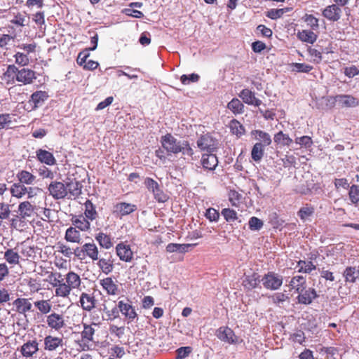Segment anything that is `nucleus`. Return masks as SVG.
<instances>
[{"label":"nucleus","mask_w":359,"mask_h":359,"mask_svg":"<svg viewBox=\"0 0 359 359\" xmlns=\"http://www.w3.org/2000/svg\"><path fill=\"white\" fill-rule=\"evenodd\" d=\"M27 191V187L21 183L15 182L10 188V192L13 197L17 198H22Z\"/></svg>","instance_id":"47"},{"label":"nucleus","mask_w":359,"mask_h":359,"mask_svg":"<svg viewBox=\"0 0 359 359\" xmlns=\"http://www.w3.org/2000/svg\"><path fill=\"white\" fill-rule=\"evenodd\" d=\"M339 104L341 107L350 108L359 105V100L351 95H338Z\"/></svg>","instance_id":"27"},{"label":"nucleus","mask_w":359,"mask_h":359,"mask_svg":"<svg viewBox=\"0 0 359 359\" xmlns=\"http://www.w3.org/2000/svg\"><path fill=\"white\" fill-rule=\"evenodd\" d=\"M302 19L311 30L316 31L319 29V20L313 15L306 13L304 15Z\"/></svg>","instance_id":"51"},{"label":"nucleus","mask_w":359,"mask_h":359,"mask_svg":"<svg viewBox=\"0 0 359 359\" xmlns=\"http://www.w3.org/2000/svg\"><path fill=\"white\" fill-rule=\"evenodd\" d=\"M144 184L146 188L153 194L156 201L165 203L168 200V196L161 189L159 184L151 177H146Z\"/></svg>","instance_id":"3"},{"label":"nucleus","mask_w":359,"mask_h":359,"mask_svg":"<svg viewBox=\"0 0 359 359\" xmlns=\"http://www.w3.org/2000/svg\"><path fill=\"white\" fill-rule=\"evenodd\" d=\"M104 313L107 316V320L112 321L118 318H119V309H118V302L116 305H115L113 308L109 309L105 304H103L102 309Z\"/></svg>","instance_id":"50"},{"label":"nucleus","mask_w":359,"mask_h":359,"mask_svg":"<svg viewBox=\"0 0 359 359\" xmlns=\"http://www.w3.org/2000/svg\"><path fill=\"white\" fill-rule=\"evenodd\" d=\"M196 244H178V243H169L166 246V251L168 252H180L184 253L189 251V248L195 246Z\"/></svg>","instance_id":"45"},{"label":"nucleus","mask_w":359,"mask_h":359,"mask_svg":"<svg viewBox=\"0 0 359 359\" xmlns=\"http://www.w3.org/2000/svg\"><path fill=\"white\" fill-rule=\"evenodd\" d=\"M199 79V75L195 73L191 74L189 75L183 74L180 77V81L183 85H189L191 83L198 82Z\"/></svg>","instance_id":"60"},{"label":"nucleus","mask_w":359,"mask_h":359,"mask_svg":"<svg viewBox=\"0 0 359 359\" xmlns=\"http://www.w3.org/2000/svg\"><path fill=\"white\" fill-rule=\"evenodd\" d=\"M262 281L266 289L276 290L279 289L282 285L283 278L281 276L270 271L264 276Z\"/></svg>","instance_id":"5"},{"label":"nucleus","mask_w":359,"mask_h":359,"mask_svg":"<svg viewBox=\"0 0 359 359\" xmlns=\"http://www.w3.org/2000/svg\"><path fill=\"white\" fill-rule=\"evenodd\" d=\"M273 140L277 145L282 147H289L292 143V138H290L287 134H285L283 131H279L275 134Z\"/></svg>","instance_id":"41"},{"label":"nucleus","mask_w":359,"mask_h":359,"mask_svg":"<svg viewBox=\"0 0 359 359\" xmlns=\"http://www.w3.org/2000/svg\"><path fill=\"white\" fill-rule=\"evenodd\" d=\"M47 326L55 331L59 332L66 327L65 317L62 314L53 312L46 316Z\"/></svg>","instance_id":"6"},{"label":"nucleus","mask_w":359,"mask_h":359,"mask_svg":"<svg viewBox=\"0 0 359 359\" xmlns=\"http://www.w3.org/2000/svg\"><path fill=\"white\" fill-rule=\"evenodd\" d=\"M64 339L62 337L46 335L43 339V349L46 351L54 352L62 348Z\"/></svg>","instance_id":"9"},{"label":"nucleus","mask_w":359,"mask_h":359,"mask_svg":"<svg viewBox=\"0 0 359 359\" xmlns=\"http://www.w3.org/2000/svg\"><path fill=\"white\" fill-rule=\"evenodd\" d=\"M65 239L67 242L79 243L81 241V233L75 227H69L65 232Z\"/></svg>","instance_id":"39"},{"label":"nucleus","mask_w":359,"mask_h":359,"mask_svg":"<svg viewBox=\"0 0 359 359\" xmlns=\"http://www.w3.org/2000/svg\"><path fill=\"white\" fill-rule=\"evenodd\" d=\"M343 277L346 283H355L359 278V269L355 266H348L343 272Z\"/></svg>","instance_id":"29"},{"label":"nucleus","mask_w":359,"mask_h":359,"mask_svg":"<svg viewBox=\"0 0 359 359\" xmlns=\"http://www.w3.org/2000/svg\"><path fill=\"white\" fill-rule=\"evenodd\" d=\"M50 196L54 199H63L67 196L66 184L59 181H52L48 187Z\"/></svg>","instance_id":"7"},{"label":"nucleus","mask_w":359,"mask_h":359,"mask_svg":"<svg viewBox=\"0 0 359 359\" xmlns=\"http://www.w3.org/2000/svg\"><path fill=\"white\" fill-rule=\"evenodd\" d=\"M297 36L300 41L311 44L315 43L318 39V35L315 34L311 29H304L299 31Z\"/></svg>","instance_id":"35"},{"label":"nucleus","mask_w":359,"mask_h":359,"mask_svg":"<svg viewBox=\"0 0 359 359\" xmlns=\"http://www.w3.org/2000/svg\"><path fill=\"white\" fill-rule=\"evenodd\" d=\"M161 143L168 153L176 154L181 152L189 156L194 154L193 149L187 141H179L170 133L162 136Z\"/></svg>","instance_id":"2"},{"label":"nucleus","mask_w":359,"mask_h":359,"mask_svg":"<svg viewBox=\"0 0 359 359\" xmlns=\"http://www.w3.org/2000/svg\"><path fill=\"white\" fill-rule=\"evenodd\" d=\"M51 285L55 290V295L57 297L67 298L73 290H80L82 281L80 276L73 271H68L63 277L60 272H51L48 276Z\"/></svg>","instance_id":"1"},{"label":"nucleus","mask_w":359,"mask_h":359,"mask_svg":"<svg viewBox=\"0 0 359 359\" xmlns=\"http://www.w3.org/2000/svg\"><path fill=\"white\" fill-rule=\"evenodd\" d=\"M67 194H69L72 196L77 198L81 194L82 185L76 180H70L66 184Z\"/></svg>","instance_id":"36"},{"label":"nucleus","mask_w":359,"mask_h":359,"mask_svg":"<svg viewBox=\"0 0 359 359\" xmlns=\"http://www.w3.org/2000/svg\"><path fill=\"white\" fill-rule=\"evenodd\" d=\"M229 201L231 203L232 206L238 207L241 200L242 198V195L239 194L237 191L231 189L228 193Z\"/></svg>","instance_id":"55"},{"label":"nucleus","mask_w":359,"mask_h":359,"mask_svg":"<svg viewBox=\"0 0 359 359\" xmlns=\"http://www.w3.org/2000/svg\"><path fill=\"white\" fill-rule=\"evenodd\" d=\"M56 248L57 251L62 255H63L65 257L67 258H70L72 255H73V250L72 249L67 245H66L64 243L58 242L56 244Z\"/></svg>","instance_id":"56"},{"label":"nucleus","mask_w":359,"mask_h":359,"mask_svg":"<svg viewBox=\"0 0 359 359\" xmlns=\"http://www.w3.org/2000/svg\"><path fill=\"white\" fill-rule=\"evenodd\" d=\"M290 286L294 289L296 292H302V290L306 287V278L302 276H296L292 278L290 282Z\"/></svg>","instance_id":"38"},{"label":"nucleus","mask_w":359,"mask_h":359,"mask_svg":"<svg viewBox=\"0 0 359 359\" xmlns=\"http://www.w3.org/2000/svg\"><path fill=\"white\" fill-rule=\"evenodd\" d=\"M290 8H273L267 12L266 16L271 20H277L281 18L285 13L291 11Z\"/></svg>","instance_id":"53"},{"label":"nucleus","mask_w":359,"mask_h":359,"mask_svg":"<svg viewBox=\"0 0 359 359\" xmlns=\"http://www.w3.org/2000/svg\"><path fill=\"white\" fill-rule=\"evenodd\" d=\"M83 251L84 252L85 257H88L93 262L98 259L99 249L93 241L84 243L83 245Z\"/></svg>","instance_id":"24"},{"label":"nucleus","mask_w":359,"mask_h":359,"mask_svg":"<svg viewBox=\"0 0 359 359\" xmlns=\"http://www.w3.org/2000/svg\"><path fill=\"white\" fill-rule=\"evenodd\" d=\"M297 300L299 304H310L313 300L318 297V294L314 288L309 287L304 288L302 292H298Z\"/></svg>","instance_id":"19"},{"label":"nucleus","mask_w":359,"mask_h":359,"mask_svg":"<svg viewBox=\"0 0 359 359\" xmlns=\"http://www.w3.org/2000/svg\"><path fill=\"white\" fill-rule=\"evenodd\" d=\"M98 323H92L90 325L86 323L83 324V330H82L81 335V340L84 343V345L82 347V350L86 351L89 349V346L86 344V343L93 341V336L95 332L93 326H98Z\"/></svg>","instance_id":"14"},{"label":"nucleus","mask_w":359,"mask_h":359,"mask_svg":"<svg viewBox=\"0 0 359 359\" xmlns=\"http://www.w3.org/2000/svg\"><path fill=\"white\" fill-rule=\"evenodd\" d=\"M95 239L101 248L109 250L114 245L113 238L111 235L100 231L95 234Z\"/></svg>","instance_id":"23"},{"label":"nucleus","mask_w":359,"mask_h":359,"mask_svg":"<svg viewBox=\"0 0 359 359\" xmlns=\"http://www.w3.org/2000/svg\"><path fill=\"white\" fill-rule=\"evenodd\" d=\"M15 62L20 66H27L29 63V58L25 53L21 52H17L14 55Z\"/></svg>","instance_id":"61"},{"label":"nucleus","mask_w":359,"mask_h":359,"mask_svg":"<svg viewBox=\"0 0 359 359\" xmlns=\"http://www.w3.org/2000/svg\"><path fill=\"white\" fill-rule=\"evenodd\" d=\"M35 212V205L29 201H25L18 205V213L21 217H31Z\"/></svg>","instance_id":"28"},{"label":"nucleus","mask_w":359,"mask_h":359,"mask_svg":"<svg viewBox=\"0 0 359 359\" xmlns=\"http://www.w3.org/2000/svg\"><path fill=\"white\" fill-rule=\"evenodd\" d=\"M221 214L228 222H234L238 219L237 212L231 208H224Z\"/></svg>","instance_id":"59"},{"label":"nucleus","mask_w":359,"mask_h":359,"mask_svg":"<svg viewBox=\"0 0 359 359\" xmlns=\"http://www.w3.org/2000/svg\"><path fill=\"white\" fill-rule=\"evenodd\" d=\"M26 218L21 217V215H15L10 220V225L11 228L15 229L17 230H22L26 226V222L25 219Z\"/></svg>","instance_id":"54"},{"label":"nucleus","mask_w":359,"mask_h":359,"mask_svg":"<svg viewBox=\"0 0 359 359\" xmlns=\"http://www.w3.org/2000/svg\"><path fill=\"white\" fill-rule=\"evenodd\" d=\"M229 127L231 133L237 137H241L245 133L244 126L236 119H232L229 123Z\"/></svg>","instance_id":"43"},{"label":"nucleus","mask_w":359,"mask_h":359,"mask_svg":"<svg viewBox=\"0 0 359 359\" xmlns=\"http://www.w3.org/2000/svg\"><path fill=\"white\" fill-rule=\"evenodd\" d=\"M295 143L304 147L305 148H309L313 144V140L311 137L305 135L295 139Z\"/></svg>","instance_id":"63"},{"label":"nucleus","mask_w":359,"mask_h":359,"mask_svg":"<svg viewBox=\"0 0 359 359\" xmlns=\"http://www.w3.org/2000/svg\"><path fill=\"white\" fill-rule=\"evenodd\" d=\"M349 199L353 204H358L359 202V186L353 184L350 187L348 191Z\"/></svg>","instance_id":"58"},{"label":"nucleus","mask_w":359,"mask_h":359,"mask_svg":"<svg viewBox=\"0 0 359 359\" xmlns=\"http://www.w3.org/2000/svg\"><path fill=\"white\" fill-rule=\"evenodd\" d=\"M292 70L297 72L309 73L313 69V67L311 65L305 63H292Z\"/></svg>","instance_id":"62"},{"label":"nucleus","mask_w":359,"mask_h":359,"mask_svg":"<svg viewBox=\"0 0 359 359\" xmlns=\"http://www.w3.org/2000/svg\"><path fill=\"white\" fill-rule=\"evenodd\" d=\"M201 161L203 168L208 170H214L218 165L217 157L212 153L203 154Z\"/></svg>","instance_id":"21"},{"label":"nucleus","mask_w":359,"mask_h":359,"mask_svg":"<svg viewBox=\"0 0 359 359\" xmlns=\"http://www.w3.org/2000/svg\"><path fill=\"white\" fill-rule=\"evenodd\" d=\"M85 210L84 215L85 217L90 219V221L95 220L97 217V212L96 210L95 205L92 203V201L88 199L85 203Z\"/></svg>","instance_id":"44"},{"label":"nucleus","mask_w":359,"mask_h":359,"mask_svg":"<svg viewBox=\"0 0 359 359\" xmlns=\"http://www.w3.org/2000/svg\"><path fill=\"white\" fill-rule=\"evenodd\" d=\"M13 305L16 307V310L20 313H25L30 311L32 308V305L26 298H17L13 302Z\"/></svg>","instance_id":"33"},{"label":"nucleus","mask_w":359,"mask_h":359,"mask_svg":"<svg viewBox=\"0 0 359 359\" xmlns=\"http://www.w3.org/2000/svg\"><path fill=\"white\" fill-rule=\"evenodd\" d=\"M216 336L221 341L229 344H234L238 342V337L234 332L227 326L220 327L217 329Z\"/></svg>","instance_id":"12"},{"label":"nucleus","mask_w":359,"mask_h":359,"mask_svg":"<svg viewBox=\"0 0 359 359\" xmlns=\"http://www.w3.org/2000/svg\"><path fill=\"white\" fill-rule=\"evenodd\" d=\"M90 219L82 215L74 216L72 218V224L81 231H88L90 229Z\"/></svg>","instance_id":"25"},{"label":"nucleus","mask_w":359,"mask_h":359,"mask_svg":"<svg viewBox=\"0 0 359 359\" xmlns=\"http://www.w3.org/2000/svg\"><path fill=\"white\" fill-rule=\"evenodd\" d=\"M118 302L119 311L128 320V323L133 322L137 317V313L131 302L127 299V302L123 300H120Z\"/></svg>","instance_id":"11"},{"label":"nucleus","mask_w":359,"mask_h":359,"mask_svg":"<svg viewBox=\"0 0 359 359\" xmlns=\"http://www.w3.org/2000/svg\"><path fill=\"white\" fill-rule=\"evenodd\" d=\"M115 252L119 259L124 262H130L133 259L134 253L131 247L126 242H120L115 247Z\"/></svg>","instance_id":"8"},{"label":"nucleus","mask_w":359,"mask_h":359,"mask_svg":"<svg viewBox=\"0 0 359 359\" xmlns=\"http://www.w3.org/2000/svg\"><path fill=\"white\" fill-rule=\"evenodd\" d=\"M48 95L46 91L39 90L34 92L30 97L29 102H32L34 108L41 106L48 99Z\"/></svg>","instance_id":"37"},{"label":"nucleus","mask_w":359,"mask_h":359,"mask_svg":"<svg viewBox=\"0 0 359 359\" xmlns=\"http://www.w3.org/2000/svg\"><path fill=\"white\" fill-rule=\"evenodd\" d=\"M104 255L105 257H98L97 265L103 273L109 275L114 271V260L110 253H105Z\"/></svg>","instance_id":"13"},{"label":"nucleus","mask_w":359,"mask_h":359,"mask_svg":"<svg viewBox=\"0 0 359 359\" xmlns=\"http://www.w3.org/2000/svg\"><path fill=\"white\" fill-rule=\"evenodd\" d=\"M297 266L299 268L298 272L310 273L316 269V266L311 261L299 260L297 262Z\"/></svg>","instance_id":"49"},{"label":"nucleus","mask_w":359,"mask_h":359,"mask_svg":"<svg viewBox=\"0 0 359 359\" xmlns=\"http://www.w3.org/2000/svg\"><path fill=\"white\" fill-rule=\"evenodd\" d=\"M227 108L235 115L244 112L245 106L238 98H233L228 104Z\"/></svg>","instance_id":"46"},{"label":"nucleus","mask_w":359,"mask_h":359,"mask_svg":"<svg viewBox=\"0 0 359 359\" xmlns=\"http://www.w3.org/2000/svg\"><path fill=\"white\" fill-rule=\"evenodd\" d=\"M34 306L43 315L48 314L52 310V304L50 300L41 299L34 302Z\"/></svg>","instance_id":"48"},{"label":"nucleus","mask_w":359,"mask_h":359,"mask_svg":"<svg viewBox=\"0 0 359 359\" xmlns=\"http://www.w3.org/2000/svg\"><path fill=\"white\" fill-rule=\"evenodd\" d=\"M18 67L14 65L8 66L6 71L4 73L2 79L6 84H13L15 81H17Z\"/></svg>","instance_id":"32"},{"label":"nucleus","mask_w":359,"mask_h":359,"mask_svg":"<svg viewBox=\"0 0 359 359\" xmlns=\"http://www.w3.org/2000/svg\"><path fill=\"white\" fill-rule=\"evenodd\" d=\"M36 78V73L30 69H18L17 81L22 83L24 85L32 84Z\"/></svg>","instance_id":"18"},{"label":"nucleus","mask_w":359,"mask_h":359,"mask_svg":"<svg viewBox=\"0 0 359 359\" xmlns=\"http://www.w3.org/2000/svg\"><path fill=\"white\" fill-rule=\"evenodd\" d=\"M37 159L42 163L48 165L56 164V160L52 153L48 151L39 149L36 151Z\"/></svg>","instance_id":"26"},{"label":"nucleus","mask_w":359,"mask_h":359,"mask_svg":"<svg viewBox=\"0 0 359 359\" xmlns=\"http://www.w3.org/2000/svg\"><path fill=\"white\" fill-rule=\"evenodd\" d=\"M249 228L252 230V231H255V230H259L262 228L263 226V222L256 217H252L250 220H249Z\"/></svg>","instance_id":"64"},{"label":"nucleus","mask_w":359,"mask_h":359,"mask_svg":"<svg viewBox=\"0 0 359 359\" xmlns=\"http://www.w3.org/2000/svg\"><path fill=\"white\" fill-rule=\"evenodd\" d=\"M238 96L248 105L259 107L262 103V100L255 96V93L248 88L243 89Z\"/></svg>","instance_id":"16"},{"label":"nucleus","mask_w":359,"mask_h":359,"mask_svg":"<svg viewBox=\"0 0 359 359\" xmlns=\"http://www.w3.org/2000/svg\"><path fill=\"white\" fill-rule=\"evenodd\" d=\"M16 177L18 180V183H21L25 185L33 184L36 180V176L27 170H20L16 174Z\"/></svg>","instance_id":"30"},{"label":"nucleus","mask_w":359,"mask_h":359,"mask_svg":"<svg viewBox=\"0 0 359 359\" xmlns=\"http://www.w3.org/2000/svg\"><path fill=\"white\" fill-rule=\"evenodd\" d=\"M255 140L259 141L263 146L267 147L271 144V138L269 133L261 130H254L251 132Z\"/></svg>","instance_id":"34"},{"label":"nucleus","mask_w":359,"mask_h":359,"mask_svg":"<svg viewBox=\"0 0 359 359\" xmlns=\"http://www.w3.org/2000/svg\"><path fill=\"white\" fill-rule=\"evenodd\" d=\"M314 212V207L312 206L311 205L306 204L305 206L299 209V210L297 212V215L302 220L304 221L309 217L312 216Z\"/></svg>","instance_id":"52"},{"label":"nucleus","mask_w":359,"mask_h":359,"mask_svg":"<svg viewBox=\"0 0 359 359\" xmlns=\"http://www.w3.org/2000/svg\"><path fill=\"white\" fill-rule=\"evenodd\" d=\"M39 343L36 339L29 340L25 343L20 348L22 355L25 358H31L39 351Z\"/></svg>","instance_id":"20"},{"label":"nucleus","mask_w":359,"mask_h":359,"mask_svg":"<svg viewBox=\"0 0 359 359\" xmlns=\"http://www.w3.org/2000/svg\"><path fill=\"white\" fill-rule=\"evenodd\" d=\"M81 308L87 311H90L95 307L96 299L91 294L82 292L79 299Z\"/></svg>","instance_id":"22"},{"label":"nucleus","mask_w":359,"mask_h":359,"mask_svg":"<svg viewBox=\"0 0 359 359\" xmlns=\"http://www.w3.org/2000/svg\"><path fill=\"white\" fill-rule=\"evenodd\" d=\"M11 212V211L8 204L0 203V226L2 225L3 220L9 218Z\"/></svg>","instance_id":"57"},{"label":"nucleus","mask_w":359,"mask_h":359,"mask_svg":"<svg viewBox=\"0 0 359 359\" xmlns=\"http://www.w3.org/2000/svg\"><path fill=\"white\" fill-rule=\"evenodd\" d=\"M99 283L104 292L108 296H118L121 292L118 282L114 278L105 277L100 279Z\"/></svg>","instance_id":"4"},{"label":"nucleus","mask_w":359,"mask_h":359,"mask_svg":"<svg viewBox=\"0 0 359 359\" xmlns=\"http://www.w3.org/2000/svg\"><path fill=\"white\" fill-rule=\"evenodd\" d=\"M137 209L135 204L120 202L114 205L113 213L120 217H124L134 212Z\"/></svg>","instance_id":"15"},{"label":"nucleus","mask_w":359,"mask_h":359,"mask_svg":"<svg viewBox=\"0 0 359 359\" xmlns=\"http://www.w3.org/2000/svg\"><path fill=\"white\" fill-rule=\"evenodd\" d=\"M198 147L209 153L215 151L217 149V141L209 134L201 135L197 140Z\"/></svg>","instance_id":"10"},{"label":"nucleus","mask_w":359,"mask_h":359,"mask_svg":"<svg viewBox=\"0 0 359 359\" xmlns=\"http://www.w3.org/2000/svg\"><path fill=\"white\" fill-rule=\"evenodd\" d=\"M259 283V276L257 273H253L252 275L245 277L243 282V285L245 288L248 290H252L257 287Z\"/></svg>","instance_id":"40"},{"label":"nucleus","mask_w":359,"mask_h":359,"mask_svg":"<svg viewBox=\"0 0 359 359\" xmlns=\"http://www.w3.org/2000/svg\"><path fill=\"white\" fill-rule=\"evenodd\" d=\"M264 146L261 142H257L252 147L251 151V158L255 162H259L262 160L264 154Z\"/></svg>","instance_id":"42"},{"label":"nucleus","mask_w":359,"mask_h":359,"mask_svg":"<svg viewBox=\"0 0 359 359\" xmlns=\"http://www.w3.org/2000/svg\"><path fill=\"white\" fill-rule=\"evenodd\" d=\"M324 18L330 21L337 22L341 16V10L337 4H333L326 6L322 11Z\"/></svg>","instance_id":"17"},{"label":"nucleus","mask_w":359,"mask_h":359,"mask_svg":"<svg viewBox=\"0 0 359 359\" xmlns=\"http://www.w3.org/2000/svg\"><path fill=\"white\" fill-rule=\"evenodd\" d=\"M4 259L11 265H17L20 263V256L15 248H8L4 255Z\"/></svg>","instance_id":"31"}]
</instances>
